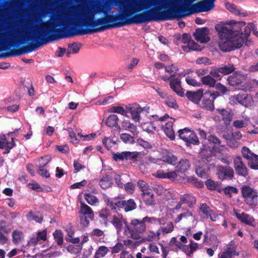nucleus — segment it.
<instances>
[{"mask_svg": "<svg viewBox=\"0 0 258 258\" xmlns=\"http://www.w3.org/2000/svg\"><path fill=\"white\" fill-rule=\"evenodd\" d=\"M148 8L143 2L135 3V6L122 14H108L104 10V5L100 4L96 9L93 7L82 8L73 15L76 23L70 27L67 24L61 23L62 28H57V25L53 21L47 20L45 23L39 25L43 34L46 35L45 40L47 42L70 38L76 35H84L103 31L110 28L120 27L131 24H141L151 21H162L165 19L159 9H152L148 11L136 14H134Z\"/></svg>", "mask_w": 258, "mask_h": 258, "instance_id": "obj_1", "label": "nucleus"}, {"mask_svg": "<svg viewBox=\"0 0 258 258\" xmlns=\"http://www.w3.org/2000/svg\"><path fill=\"white\" fill-rule=\"evenodd\" d=\"M215 0H203L194 4L189 8L187 5H182L179 7H174L172 9L162 11V13L164 17L167 18L165 20H173L175 18H181L192 14L200 12H208L215 7Z\"/></svg>", "mask_w": 258, "mask_h": 258, "instance_id": "obj_2", "label": "nucleus"}, {"mask_svg": "<svg viewBox=\"0 0 258 258\" xmlns=\"http://www.w3.org/2000/svg\"><path fill=\"white\" fill-rule=\"evenodd\" d=\"M38 26H36V29L34 31L32 36L29 34H26L27 40L30 41L31 43L21 48L14 49L10 52L2 53L0 54V58L19 56L23 54L30 53L34 51L41 45L46 44V41L44 39L46 35L43 34L41 28H38Z\"/></svg>", "mask_w": 258, "mask_h": 258, "instance_id": "obj_3", "label": "nucleus"}, {"mask_svg": "<svg viewBox=\"0 0 258 258\" xmlns=\"http://www.w3.org/2000/svg\"><path fill=\"white\" fill-rule=\"evenodd\" d=\"M217 32L220 39L219 42V48L223 52H230L239 48L243 44V38L241 36L235 35L234 37L228 34H225V36H221L219 31Z\"/></svg>", "mask_w": 258, "mask_h": 258, "instance_id": "obj_4", "label": "nucleus"}, {"mask_svg": "<svg viewBox=\"0 0 258 258\" xmlns=\"http://www.w3.org/2000/svg\"><path fill=\"white\" fill-rule=\"evenodd\" d=\"M146 225L144 219H133L128 222L126 228H124L123 233L125 235H130L135 240L141 239L146 231Z\"/></svg>", "mask_w": 258, "mask_h": 258, "instance_id": "obj_5", "label": "nucleus"}, {"mask_svg": "<svg viewBox=\"0 0 258 258\" xmlns=\"http://www.w3.org/2000/svg\"><path fill=\"white\" fill-rule=\"evenodd\" d=\"M228 26L223 24H217L215 26V29L217 31H219L221 36H225L224 34L235 37V35L241 36L242 33L243 26L246 25L245 22H236L234 20H230L228 23Z\"/></svg>", "mask_w": 258, "mask_h": 258, "instance_id": "obj_6", "label": "nucleus"}, {"mask_svg": "<svg viewBox=\"0 0 258 258\" xmlns=\"http://www.w3.org/2000/svg\"><path fill=\"white\" fill-rule=\"evenodd\" d=\"M246 80L247 75L238 71L234 72L227 78V81L230 86L241 90L247 89Z\"/></svg>", "mask_w": 258, "mask_h": 258, "instance_id": "obj_7", "label": "nucleus"}, {"mask_svg": "<svg viewBox=\"0 0 258 258\" xmlns=\"http://www.w3.org/2000/svg\"><path fill=\"white\" fill-rule=\"evenodd\" d=\"M241 192L245 203L251 207H255L258 202V192L250 186L244 185L241 188Z\"/></svg>", "mask_w": 258, "mask_h": 258, "instance_id": "obj_8", "label": "nucleus"}, {"mask_svg": "<svg viewBox=\"0 0 258 258\" xmlns=\"http://www.w3.org/2000/svg\"><path fill=\"white\" fill-rule=\"evenodd\" d=\"M221 94L218 91H207L203 93L202 100L200 106L203 109L209 111H213L215 109L214 100Z\"/></svg>", "mask_w": 258, "mask_h": 258, "instance_id": "obj_9", "label": "nucleus"}, {"mask_svg": "<svg viewBox=\"0 0 258 258\" xmlns=\"http://www.w3.org/2000/svg\"><path fill=\"white\" fill-rule=\"evenodd\" d=\"M179 138L186 142V145H199L200 141L197 135L193 130L185 127L178 131Z\"/></svg>", "mask_w": 258, "mask_h": 258, "instance_id": "obj_10", "label": "nucleus"}, {"mask_svg": "<svg viewBox=\"0 0 258 258\" xmlns=\"http://www.w3.org/2000/svg\"><path fill=\"white\" fill-rule=\"evenodd\" d=\"M153 163H158V162L162 161L171 165H175L177 163V157L170 152L166 149L162 150L160 153V159H154L150 160Z\"/></svg>", "mask_w": 258, "mask_h": 258, "instance_id": "obj_11", "label": "nucleus"}, {"mask_svg": "<svg viewBox=\"0 0 258 258\" xmlns=\"http://www.w3.org/2000/svg\"><path fill=\"white\" fill-rule=\"evenodd\" d=\"M233 167L238 176L246 177L248 175V168L240 156H236L234 157Z\"/></svg>", "mask_w": 258, "mask_h": 258, "instance_id": "obj_12", "label": "nucleus"}, {"mask_svg": "<svg viewBox=\"0 0 258 258\" xmlns=\"http://www.w3.org/2000/svg\"><path fill=\"white\" fill-rule=\"evenodd\" d=\"M216 170V174L221 180H232L234 177V170L229 166L218 165Z\"/></svg>", "mask_w": 258, "mask_h": 258, "instance_id": "obj_13", "label": "nucleus"}, {"mask_svg": "<svg viewBox=\"0 0 258 258\" xmlns=\"http://www.w3.org/2000/svg\"><path fill=\"white\" fill-rule=\"evenodd\" d=\"M113 227L115 228L117 233H120L123 229V225H124V228H126L128 222L126 219L123 217L121 214L117 213V215H114L112 219L110 221Z\"/></svg>", "mask_w": 258, "mask_h": 258, "instance_id": "obj_14", "label": "nucleus"}, {"mask_svg": "<svg viewBox=\"0 0 258 258\" xmlns=\"http://www.w3.org/2000/svg\"><path fill=\"white\" fill-rule=\"evenodd\" d=\"M230 100L233 104L238 103L244 106L247 107L250 104L252 98L250 95L247 94L239 93L232 96Z\"/></svg>", "mask_w": 258, "mask_h": 258, "instance_id": "obj_15", "label": "nucleus"}, {"mask_svg": "<svg viewBox=\"0 0 258 258\" xmlns=\"http://www.w3.org/2000/svg\"><path fill=\"white\" fill-rule=\"evenodd\" d=\"M209 33V29L207 27H204L201 29H197L196 31L194 33L193 35L197 41L203 43H206L209 42L210 40V38L208 36Z\"/></svg>", "mask_w": 258, "mask_h": 258, "instance_id": "obj_16", "label": "nucleus"}, {"mask_svg": "<svg viewBox=\"0 0 258 258\" xmlns=\"http://www.w3.org/2000/svg\"><path fill=\"white\" fill-rule=\"evenodd\" d=\"M149 109V107L142 108L139 104H135L130 107L128 112L131 114L132 118L135 121L139 122L140 119V114L143 111H145L146 113H148Z\"/></svg>", "mask_w": 258, "mask_h": 258, "instance_id": "obj_17", "label": "nucleus"}, {"mask_svg": "<svg viewBox=\"0 0 258 258\" xmlns=\"http://www.w3.org/2000/svg\"><path fill=\"white\" fill-rule=\"evenodd\" d=\"M169 86L173 91L180 97L184 96V91L181 86V81L179 77L173 78L169 81Z\"/></svg>", "mask_w": 258, "mask_h": 258, "instance_id": "obj_18", "label": "nucleus"}, {"mask_svg": "<svg viewBox=\"0 0 258 258\" xmlns=\"http://www.w3.org/2000/svg\"><path fill=\"white\" fill-rule=\"evenodd\" d=\"M119 211L123 209L126 213L134 210L137 208L136 203L134 199H130L127 200L119 201Z\"/></svg>", "mask_w": 258, "mask_h": 258, "instance_id": "obj_19", "label": "nucleus"}, {"mask_svg": "<svg viewBox=\"0 0 258 258\" xmlns=\"http://www.w3.org/2000/svg\"><path fill=\"white\" fill-rule=\"evenodd\" d=\"M235 215L241 222L253 227L255 226V219L250 215L244 212L241 213L236 212Z\"/></svg>", "mask_w": 258, "mask_h": 258, "instance_id": "obj_20", "label": "nucleus"}, {"mask_svg": "<svg viewBox=\"0 0 258 258\" xmlns=\"http://www.w3.org/2000/svg\"><path fill=\"white\" fill-rule=\"evenodd\" d=\"M203 95V90L199 89L197 91H188L185 94V96L189 100L194 103L199 104Z\"/></svg>", "mask_w": 258, "mask_h": 258, "instance_id": "obj_21", "label": "nucleus"}, {"mask_svg": "<svg viewBox=\"0 0 258 258\" xmlns=\"http://www.w3.org/2000/svg\"><path fill=\"white\" fill-rule=\"evenodd\" d=\"M190 166L191 163L188 159L185 158L181 159L178 162L176 166L177 172L178 173L184 174L189 170Z\"/></svg>", "mask_w": 258, "mask_h": 258, "instance_id": "obj_22", "label": "nucleus"}, {"mask_svg": "<svg viewBox=\"0 0 258 258\" xmlns=\"http://www.w3.org/2000/svg\"><path fill=\"white\" fill-rule=\"evenodd\" d=\"M81 207L79 212V215L89 217L91 220H93L94 214L92 209L83 202H80Z\"/></svg>", "mask_w": 258, "mask_h": 258, "instance_id": "obj_23", "label": "nucleus"}, {"mask_svg": "<svg viewBox=\"0 0 258 258\" xmlns=\"http://www.w3.org/2000/svg\"><path fill=\"white\" fill-rule=\"evenodd\" d=\"M142 198L147 206H153L155 205L156 202L154 195L152 190L146 192H142Z\"/></svg>", "mask_w": 258, "mask_h": 258, "instance_id": "obj_24", "label": "nucleus"}, {"mask_svg": "<svg viewBox=\"0 0 258 258\" xmlns=\"http://www.w3.org/2000/svg\"><path fill=\"white\" fill-rule=\"evenodd\" d=\"M144 221L145 223H148L149 224V226H151L152 225H163L165 224V218H156L154 217H148L146 216L143 218Z\"/></svg>", "mask_w": 258, "mask_h": 258, "instance_id": "obj_25", "label": "nucleus"}, {"mask_svg": "<svg viewBox=\"0 0 258 258\" xmlns=\"http://www.w3.org/2000/svg\"><path fill=\"white\" fill-rule=\"evenodd\" d=\"M199 210L200 212H201L203 215H205L206 219H210L213 221H215L212 216L213 214V211L211 210L206 203L200 204Z\"/></svg>", "mask_w": 258, "mask_h": 258, "instance_id": "obj_26", "label": "nucleus"}, {"mask_svg": "<svg viewBox=\"0 0 258 258\" xmlns=\"http://www.w3.org/2000/svg\"><path fill=\"white\" fill-rule=\"evenodd\" d=\"M180 200L181 202L186 204L190 208L192 207L196 203V199L191 194L181 195Z\"/></svg>", "mask_w": 258, "mask_h": 258, "instance_id": "obj_27", "label": "nucleus"}, {"mask_svg": "<svg viewBox=\"0 0 258 258\" xmlns=\"http://www.w3.org/2000/svg\"><path fill=\"white\" fill-rule=\"evenodd\" d=\"M173 121H168L162 127L164 132L171 140H174L175 139L174 132L173 130Z\"/></svg>", "mask_w": 258, "mask_h": 258, "instance_id": "obj_28", "label": "nucleus"}, {"mask_svg": "<svg viewBox=\"0 0 258 258\" xmlns=\"http://www.w3.org/2000/svg\"><path fill=\"white\" fill-rule=\"evenodd\" d=\"M213 150V147L211 148L209 146L203 145L201 152V155L203 156L202 159H205L207 161H210L214 154Z\"/></svg>", "mask_w": 258, "mask_h": 258, "instance_id": "obj_29", "label": "nucleus"}, {"mask_svg": "<svg viewBox=\"0 0 258 258\" xmlns=\"http://www.w3.org/2000/svg\"><path fill=\"white\" fill-rule=\"evenodd\" d=\"M122 128L123 130L130 132L134 136H136L138 134L137 126L128 120L123 121Z\"/></svg>", "mask_w": 258, "mask_h": 258, "instance_id": "obj_30", "label": "nucleus"}, {"mask_svg": "<svg viewBox=\"0 0 258 258\" xmlns=\"http://www.w3.org/2000/svg\"><path fill=\"white\" fill-rule=\"evenodd\" d=\"M118 118L117 115L112 114H110L107 118L105 123L106 125L110 127H117L120 129V126L118 124Z\"/></svg>", "mask_w": 258, "mask_h": 258, "instance_id": "obj_31", "label": "nucleus"}, {"mask_svg": "<svg viewBox=\"0 0 258 258\" xmlns=\"http://www.w3.org/2000/svg\"><path fill=\"white\" fill-rule=\"evenodd\" d=\"M236 245L233 241H231L225 246L224 252L233 257L239 255V252L236 251Z\"/></svg>", "mask_w": 258, "mask_h": 258, "instance_id": "obj_32", "label": "nucleus"}, {"mask_svg": "<svg viewBox=\"0 0 258 258\" xmlns=\"http://www.w3.org/2000/svg\"><path fill=\"white\" fill-rule=\"evenodd\" d=\"M28 221H35L38 223H41L43 220V216L39 212L33 213L32 211L29 212L26 215Z\"/></svg>", "mask_w": 258, "mask_h": 258, "instance_id": "obj_33", "label": "nucleus"}, {"mask_svg": "<svg viewBox=\"0 0 258 258\" xmlns=\"http://www.w3.org/2000/svg\"><path fill=\"white\" fill-rule=\"evenodd\" d=\"M99 184L100 187L105 189L110 187L112 185V178L109 175H105L103 176L99 180Z\"/></svg>", "mask_w": 258, "mask_h": 258, "instance_id": "obj_34", "label": "nucleus"}, {"mask_svg": "<svg viewBox=\"0 0 258 258\" xmlns=\"http://www.w3.org/2000/svg\"><path fill=\"white\" fill-rule=\"evenodd\" d=\"M182 246L183 244L178 241L175 237H172L169 242L170 250L173 251L177 252L179 249H182Z\"/></svg>", "mask_w": 258, "mask_h": 258, "instance_id": "obj_35", "label": "nucleus"}, {"mask_svg": "<svg viewBox=\"0 0 258 258\" xmlns=\"http://www.w3.org/2000/svg\"><path fill=\"white\" fill-rule=\"evenodd\" d=\"M216 111L222 116V119L226 124H228L232 120V115L225 109H217Z\"/></svg>", "mask_w": 258, "mask_h": 258, "instance_id": "obj_36", "label": "nucleus"}, {"mask_svg": "<svg viewBox=\"0 0 258 258\" xmlns=\"http://www.w3.org/2000/svg\"><path fill=\"white\" fill-rule=\"evenodd\" d=\"M12 242L15 245L19 244L24 238L23 233L18 230H14L12 234Z\"/></svg>", "mask_w": 258, "mask_h": 258, "instance_id": "obj_37", "label": "nucleus"}, {"mask_svg": "<svg viewBox=\"0 0 258 258\" xmlns=\"http://www.w3.org/2000/svg\"><path fill=\"white\" fill-rule=\"evenodd\" d=\"M82 46V44L80 43L74 42L69 45L68 51L67 53L68 57H69L71 53H77L80 50Z\"/></svg>", "mask_w": 258, "mask_h": 258, "instance_id": "obj_38", "label": "nucleus"}, {"mask_svg": "<svg viewBox=\"0 0 258 258\" xmlns=\"http://www.w3.org/2000/svg\"><path fill=\"white\" fill-rule=\"evenodd\" d=\"M222 190L224 194L229 198H232V194H237L238 192V189L237 187L227 185L222 189Z\"/></svg>", "mask_w": 258, "mask_h": 258, "instance_id": "obj_39", "label": "nucleus"}, {"mask_svg": "<svg viewBox=\"0 0 258 258\" xmlns=\"http://www.w3.org/2000/svg\"><path fill=\"white\" fill-rule=\"evenodd\" d=\"M202 83L210 87H214L216 83V80L211 75H208L201 78Z\"/></svg>", "mask_w": 258, "mask_h": 258, "instance_id": "obj_40", "label": "nucleus"}, {"mask_svg": "<svg viewBox=\"0 0 258 258\" xmlns=\"http://www.w3.org/2000/svg\"><path fill=\"white\" fill-rule=\"evenodd\" d=\"M53 236L57 244L61 246L63 242V233L61 230H56L53 233Z\"/></svg>", "mask_w": 258, "mask_h": 258, "instance_id": "obj_41", "label": "nucleus"}, {"mask_svg": "<svg viewBox=\"0 0 258 258\" xmlns=\"http://www.w3.org/2000/svg\"><path fill=\"white\" fill-rule=\"evenodd\" d=\"M248 167L253 170H258V155L255 154L253 155L248 161Z\"/></svg>", "mask_w": 258, "mask_h": 258, "instance_id": "obj_42", "label": "nucleus"}, {"mask_svg": "<svg viewBox=\"0 0 258 258\" xmlns=\"http://www.w3.org/2000/svg\"><path fill=\"white\" fill-rule=\"evenodd\" d=\"M14 37V34L11 31H9L4 33H0V43L8 42L11 38Z\"/></svg>", "mask_w": 258, "mask_h": 258, "instance_id": "obj_43", "label": "nucleus"}, {"mask_svg": "<svg viewBox=\"0 0 258 258\" xmlns=\"http://www.w3.org/2000/svg\"><path fill=\"white\" fill-rule=\"evenodd\" d=\"M234 70L235 68L233 64H228L219 68V72L224 75L229 74L234 72Z\"/></svg>", "mask_w": 258, "mask_h": 258, "instance_id": "obj_44", "label": "nucleus"}, {"mask_svg": "<svg viewBox=\"0 0 258 258\" xmlns=\"http://www.w3.org/2000/svg\"><path fill=\"white\" fill-rule=\"evenodd\" d=\"M142 129L148 133H154L156 130V126L153 122H148L141 124Z\"/></svg>", "mask_w": 258, "mask_h": 258, "instance_id": "obj_45", "label": "nucleus"}, {"mask_svg": "<svg viewBox=\"0 0 258 258\" xmlns=\"http://www.w3.org/2000/svg\"><path fill=\"white\" fill-rule=\"evenodd\" d=\"M124 155V159L126 160L137 161V158L140 155V152L125 151Z\"/></svg>", "mask_w": 258, "mask_h": 258, "instance_id": "obj_46", "label": "nucleus"}, {"mask_svg": "<svg viewBox=\"0 0 258 258\" xmlns=\"http://www.w3.org/2000/svg\"><path fill=\"white\" fill-rule=\"evenodd\" d=\"M164 103L169 107L174 109H177L179 107L175 99L171 96L167 97L166 98Z\"/></svg>", "mask_w": 258, "mask_h": 258, "instance_id": "obj_47", "label": "nucleus"}, {"mask_svg": "<svg viewBox=\"0 0 258 258\" xmlns=\"http://www.w3.org/2000/svg\"><path fill=\"white\" fill-rule=\"evenodd\" d=\"M84 197L87 202L90 205H94L99 202L97 198L90 193H85Z\"/></svg>", "mask_w": 258, "mask_h": 258, "instance_id": "obj_48", "label": "nucleus"}, {"mask_svg": "<svg viewBox=\"0 0 258 258\" xmlns=\"http://www.w3.org/2000/svg\"><path fill=\"white\" fill-rule=\"evenodd\" d=\"M49 161H46L45 164H40L39 166V169L38 170V173L42 177H45V178H48L50 177V173L48 171L44 169V167L47 165Z\"/></svg>", "mask_w": 258, "mask_h": 258, "instance_id": "obj_49", "label": "nucleus"}, {"mask_svg": "<svg viewBox=\"0 0 258 258\" xmlns=\"http://www.w3.org/2000/svg\"><path fill=\"white\" fill-rule=\"evenodd\" d=\"M178 70L179 69L178 67L173 64L168 66H166V67H165V71L169 73L170 76H171V77L173 78H174L176 76Z\"/></svg>", "mask_w": 258, "mask_h": 258, "instance_id": "obj_50", "label": "nucleus"}, {"mask_svg": "<svg viewBox=\"0 0 258 258\" xmlns=\"http://www.w3.org/2000/svg\"><path fill=\"white\" fill-rule=\"evenodd\" d=\"M128 134L122 133L120 135V138L125 144H132L135 142V138Z\"/></svg>", "mask_w": 258, "mask_h": 258, "instance_id": "obj_51", "label": "nucleus"}, {"mask_svg": "<svg viewBox=\"0 0 258 258\" xmlns=\"http://www.w3.org/2000/svg\"><path fill=\"white\" fill-rule=\"evenodd\" d=\"M196 173L198 176L202 178L206 179L208 177V169L203 167H197Z\"/></svg>", "mask_w": 258, "mask_h": 258, "instance_id": "obj_52", "label": "nucleus"}, {"mask_svg": "<svg viewBox=\"0 0 258 258\" xmlns=\"http://www.w3.org/2000/svg\"><path fill=\"white\" fill-rule=\"evenodd\" d=\"M187 180L188 182L192 183L198 188H202L204 186V182L202 181L198 180V178L195 177H188Z\"/></svg>", "mask_w": 258, "mask_h": 258, "instance_id": "obj_53", "label": "nucleus"}, {"mask_svg": "<svg viewBox=\"0 0 258 258\" xmlns=\"http://www.w3.org/2000/svg\"><path fill=\"white\" fill-rule=\"evenodd\" d=\"M137 185L140 189L142 192H146L149 190H152L149 185L145 181L140 180L137 182Z\"/></svg>", "mask_w": 258, "mask_h": 258, "instance_id": "obj_54", "label": "nucleus"}, {"mask_svg": "<svg viewBox=\"0 0 258 258\" xmlns=\"http://www.w3.org/2000/svg\"><path fill=\"white\" fill-rule=\"evenodd\" d=\"M108 249L104 246H100L96 251L94 258H100L104 256L107 253Z\"/></svg>", "mask_w": 258, "mask_h": 258, "instance_id": "obj_55", "label": "nucleus"}, {"mask_svg": "<svg viewBox=\"0 0 258 258\" xmlns=\"http://www.w3.org/2000/svg\"><path fill=\"white\" fill-rule=\"evenodd\" d=\"M241 154L243 158H245L247 161L255 154L246 147H242L241 149Z\"/></svg>", "mask_w": 258, "mask_h": 258, "instance_id": "obj_56", "label": "nucleus"}, {"mask_svg": "<svg viewBox=\"0 0 258 258\" xmlns=\"http://www.w3.org/2000/svg\"><path fill=\"white\" fill-rule=\"evenodd\" d=\"M67 249L69 252L72 253L78 254L81 253L82 247L79 245H74L70 244L67 247Z\"/></svg>", "mask_w": 258, "mask_h": 258, "instance_id": "obj_57", "label": "nucleus"}, {"mask_svg": "<svg viewBox=\"0 0 258 258\" xmlns=\"http://www.w3.org/2000/svg\"><path fill=\"white\" fill-rule=\"evenodd\" d=\"M102 143L104 147L108 150H110L112 146L115 144V142H114L112 139L107 137L104 138L102 140Z\"/></svg>", "mask_w": 258, "mask_h": 258, "instance_id": "obj_58", "label": "nucleus"}, {"mask_svg": "<svg viewBox=\"0 0 258 258\" xmlns=\"http://www.w3.org/2000/svg\"><path fill=\"white\" fill-rule=\"evenodd\" d=\"M15 138L12 137L11 139V142H9L7 141L6 143L5 150L4 152V154H8L10 152V151L12 149H13L14 147L16 146V144L14 142Z\"/></svg>", "mask_w": 258, "mask_h": 258, "instance_id": "obj_59", "label": "nucleus"}, {"mask_svg": "<svg viewBox=\"0 0 258 258\" xmlns=\"http://www.w3.org/2000/svg\"><path fill=\"white\" fill-rule=\"evenodd\" d=\"M110 216V212L109 210L106 208L103 209L99 212V216L103 221H107Z\"/></svg>", "mask_w": 258, "mask_h": 258, "instance_id": "obj_60", "label": "nucleus"}, {"mask_svg": "<svg viewBox=\"0 0 258 258\" xmlns=\"http://www.w3.org/2000/svg\"><path fill=\"white\" fill-rule=\"evenodd\" d=\"M173 228L174 226L173 223L172 222H169L167 223L166 227H161V231L163 234H167L172 232Z\"/></svg>", "mask_w": 258, "mask_h": 258, "instance_id": "obj_61", "label": "nucleus"}, {"mask_svg": "<svg viewBox=\"0 0 258 258\" xmlns=\"http://www.w3.org/2000/svg\"><path fill=\"white\" fill-rule=\"evenodd\" d=\"M189 247L190 248V250L186 253V255L190 256L191 254H192V253L198 249L199 247V245L197 243L195 242L192 240H191L190 241Z\"/></svg>", "mask_w": 258, "mask_h": 258, "instance_id": "obj_62", "label": "nucleus"}, {"mask_svg": "<svg viewBox=\"0 0 258 258\" xmlns=\"http://www.w3.org/2000/svg\"><path fill=\"white\" fill-rule=\"evenodd\" d=\"M207 139L210 143H213L215 146L220 145L221 143V140L213 135L208 136Z\"/></svg>", "mask_w": 258, "mask_h": 258, "instance_id": "obj_63", "label": "nucleus"}, {"mask_svg": "<svg viewBox=\"0 0 258 258\" xmlns=\"http://www.w3.org/2000/svg\"><path fill=\"white\" fill-rule=\"evenodd\" d=\"M247 125V122L243 120H236L232 123V125L236 128H241L246 126Z\"/></svg>", "mask_w": 258, "mask_h": 258, "instance_id": "obj_64", "label": "nucleus"}]
</instances>
